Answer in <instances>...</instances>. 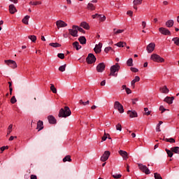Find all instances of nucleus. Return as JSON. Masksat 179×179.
Returning a JSON list of instances; mask_svg holds the SVG:
<instances>
[{
  "mask_svg": "<svg viewBox=\"0 0 179 179\" xmlns=\"http://www.w3.org/2000/svg\"><path fill=\"white\" fill-rule=\"evenodd\" d=\"M71 114H72V112H71L69 107L65 106L64 108L59 110L58 117L60 118H66V117H69Z\"/></svg>",
  "mask_w": 179,
  "mask_h": 179,
  "instance_id": "obj_1",
  "label": "nucleus"
},
{
  "mask_svg": "<svg viewBox=\"0 0 179 179\" xmlns=\"http://www.w3.org/2000/svg\"><path fill=\"white\" fill-rule=\"evenodd\" d=\"M121 66L118 63H116L115 65L110 67V73L109 76H117L118 73H115V72H118L120 71Z\"/></svg>",
  "mask_w": 179,
  "mask_h": 179,
  "instance_id": "obj_2",
  "label": "nucleus"
},
{
  "mask_svg": "<svg viewBox=\"0 0 179 179\" xmlns=\"http://www.w3.org/2000/svg\"><path fill=\"white\" fill-rule=\"evenodd\" d=\"M150 59L154 62H164V59L157 54H152L150 57Z\"/></svg>",
  "mask_w": 179,
  "mask_h": 179,
  "instance_id": "obj_3",
  "label": "nucleus"
},
{
  "mask_svg": "<svg viewBox=\"0 0 179 179\" xmlns=\"http://www.w3.org/2000/svg\"><path fill=\"white\" fill-rule=\"evenodd\" d=\"M113 107L115 110H117V111H119L120 114H122V113H124V106L121 104V103H120V101H115Z\"/></svg>",
  "mask_w": 179,
  "mask_h": 179,
  "instance_id": "obj_4",
  "label": "nucleus"
},
{
  "mask_svg": "<svg viewBox=\"0 0 179 179\" xmlns=\"http://www.w3.org/2000/svg\"><path fill=\"white\" fill-rule=\"evenodd\" d=\"M139 170L142 171L143 173H145V174H150V170H149V168L146 166V165H143L142 164H138Z\"/></svg>",
  "mask_w": 179,
  "mask_h": 179,
  "instance_id": "obj_5",
  "label": "nucleus"
},
{
  "mask_svg": "<svg viewBox=\"0 0 179 179\" xmlns=\"http://www.w3.org/2000/svg\"><path fill=\"white\" fill-rule=\"evenodd\" d=\"M86 61L87 64H94V62H96V56H94L93 53H90L87 57L86 58Z\"/></svg>",
  "mask_w": 179,
  "mask_h": 179,
  "instance_id": "obj_6",
  "label": "nucleus"
},
{
  "mask_svg": "<svg viewBox=\"0 0 179 179\" xmlns=\"http://www.w3.org/2000/svg\"><path fill=\"white\" fill-rule=\"evenodd\" d=\"M76 27H78V26L73 25L72 29H69V34L73 37H78V29Z\"/></svg>",
  "mask_w": 179,
  "mask_h": 179,
  "instance_id": "obj_7",
  "label": "nucleus"
},
{
  "mask_svg": "<svg viewBox=\"0 0 179 179\" xmlns=\"http://www.w3.org/2000/svg\"><path fill=\"white\" fill-rule=\"evenodd\" d=\"M4 62L7 65H8V66H10V68H13V69L17 68V64H16V62H15L14 60H10V59L5 60Z\"/></svg>",
  "mask_w": 179,
  "mask_h": 179,
  "instance_id": "obj_8",
  "label": "nucleus"
},
{
  "mask_svg": "<svg viewBox=\"0 0 179 179\" xmlns=\"http://www.w3.org/2000/svg\"><path fill=\"white\" fill-rule=\"evenodd\" d=\"M155 47H156V44L155 43H149L146 47V50L148 54L153 52V51H155Z\"/></svg>",
  "mask_w": 179,
  "mask_h": 179,
  "instance_id": "obj_9",
  "label": "nucleus"
},
{
  "mask_svg": "<svg viewBox=\"0 0 179 179\" xmlns=\"http://www.w3.org/2000/svg\"><path fill=\"white\" fill-rule=\"evenodd\" d=\"M159 31L160 32L161 34H163L164 36H171V32L170 31V30H169L164 27L159 28Z\"/></svg>",
  "mask_w": 179,
  "mask_h": 179,
  "instance_id": "obj_10",
  "label": "nucleus"
},
{
  "mask_svg": "<svg viewBox=\"0 0 179 179\" xmlns=\"http://www.w3.org/2000/svg\"><path fill=\"white\" fill-rule=\"evenodd\" d=\"M110 155H111L110 151H105L101 157V162H107V160H108V157H110Z\"/></svg>",
  "mask_w": 179,
  "mask_h": 179,
  "instance_id": "obj_11",
  "label": "nucleus"
},
{
  "mask_svg": "<svg viewBox=\"0 0 179 179\" xmlns=\"http://www.w3.org/2000/svg\"><path fill=\"white\" fill-rule=\"evenodd\" d=\"M56 26L57 29H61V27H66V26H68V24L60 20L56 22Z\"/></svg>",
  "mask_w": 179,
  "mask_h": 179,
  "instance_id": "obj_12",
  "label": "nucleus"
},
{
  "mask_svg": "<svg viewBox=\"0 0 179 179\" xmlns=\"http://www.w3.org/2000/svg\"><path fill=\"white\" fill-rule=\"evenodd\" d=\"M106 69V64L104 63H99L96 66V71L99 73H101Z\"/></svg>",
  "mask_w": 179,
  "mask_h": 179,
  "instance_id": "obj_13",
  "label": "nucleus"
},
{
  "mask_svg": "<svg viewBox=\"0 0 179 179\" xmlns=\"http://www.w3.org/2000/svg\"><path fill=\"white\" fill-rule=\"evenodd\" d=\"M119 155H120L122 157L123 160H128V152L127 151L120 150L118 152Z\"/></svg>",
  "mask_w": 179,
  "mask_h": 179,
  "instance_id": "obj_14",
  "label": "nucleus"
},
{
  "mask_svg": "<svg viewBox=\"0 0 179 179\" xmlns=\"http://www.w3.org/2000/svg\"><path fill=\"white\" fill-rule=\"evenodd\" d=\"M101 47H103V43H99L98 45H96L94 48V51L96 54H100L101 52Z\"/></svg>",
  "mask_w": 179,
  "mask_h": 179,
  "instance_id": "obj_15",
  "label": "nucleus"
},
{
  "mask_svg": "<svg viewBox=\"0 0 179 179\" xmlns=\"http://www.w3.org/2000/svg\"><path fill=\"white\" fill-rule=\"evenodd\" d=\"M17 12V9H16V7L13 4H10L9 6V13L10 15H15Z\"/></svg>",
  "mask_w": 179,
  "mask_h": 179,
  "instance_id": "obj_16",
  "label": "nucleus"
},
{
  "mask_svg": "<svg viewBox=\"0 0 179 179\" xmlns=\"http://www.w3.org/2000/svg\"><path fill=\"white\" fill-rule=\"evenodd\" d=\"M127 114L129 115L130 118H136V117H138V113L135 110H129Z\"/></svg>",
  "mask_w": 179,
  "mask_h": 179,
  "instance_id": "obj_17",
  "label": "nucleus"
},
{
  "mask_svg": "<svg viewBox=\"0 0 179 179\" xmlns=\"http://www.w3.org/2000/svg\"><path fill=\"white\" fill-rule=\"evenodd\" d=\"M44 129V124L43 123V121L38 120V122H37L36 129H38V131L40 132V131H41V129Z\"/></svg>",
  "mask_w": 179,
  "mask_h": 179,
  "instance_id": "obj_18",
  "label": "nucleus"
},
{
  "mask_svg": "<svg viewBox=\"0 0 179 179\" xmlns=\"http://www.w3.org/2000/svg\"><path fill=\"white\" fill-rule=\"evenodd\" d=\"M48 120L49 123L54 124H57V119H55V117L52 116V115H49L48 117Z\"/></svg>",
  "mask_w": 179,
  "mask_h": 179,
  "instance_id": "obj_19",
  "label": "nucleus"
},
{
  "mask_svg": "<svg viewBox=\"0 0 179 179\" xmlns=\"http://www.w3.org/2000/svg\"><path fill=\"white\" fill-rule=\"evenodd\" d=\"M173 101H174V96H172V97L166 96L164 99V101H165V103H167L168 104H173Z\"/></svg>",
  "mask_w": 179,
  "mask_h": 179,
  "instance_id": "obj_20",
  "label": "nucleus"
},
{
  "mask_svg": "<svg viewBox=\"0 0 179 179\" xmlns=\"http://www.w3.org/2000/svg\"><path fill=\"white\" fill-rule=\"evenodd\" d=\"M80 27L85 29V30H89V29H90V26H89V24L86 22H81Z\"/></svg>",
  "mask_w": 179,
  "mask_h": 179,
  "instance_id": "obj_21",
  "label": "nucleus"
},
{
  "mask_svg": "<svg viewBox=\"0 0 179 179\" xmlns=\"http://www.w3.org/2000/svg\"><path fill=\"white\" fill-rule=\"evenodd\" d=\"M88 10H96V6L92 3H89L87 6Z\"/></svg>",
  "mask_w": 179,
  "mask_h": 179,
  "instance_id": "obj_22",
  "label": "nucleus"
},
{
  "mask_svg": "<svg viewBox=\"0 0 179 179\" xmlns=\"http://www.w3.org/2000/svg\"><path fill=\"white\" fill-rule=\"evenodd\" d=\"M73 48H76V50H77V51H78V50H80V48H82V46L80 45H79V42H78V41L73 43Z\"/></svg>",
  "mask_w": 179,
  "mask_h": 179,
  "instance_id": "obj_23",
  "label": "nucleus"
},
{
  "mask_svg": "<svg viewBox=\"0 0 179 179\" xmlns=\"http://www.w3.org/2000/svg\"><path fill=\"white\" fill-rule=\"evenodd\" d=\"M166 27H173V26H174V20H169L166 22Z\"/></svg>",
  "mask_w": 179,
  "mask_h": 179,
  "instance_id": "obj_24",
  "label": "nucleus"
},
{
  "mask_svg": "<svg viewBox=\"0 0 179 179\" xmlns=\"http://www.w3.org/2000/svg\"><path fill=\"white\" fill-rule=\"evenodd\" d=\"M161 92L164 93L165 94H167L169 92V88H167V86H164L163 87L160 88Z\"/></svg>",
  "mask_w": 179,
  "mask_h": 179,
  "instance_id": "obj_25",
  "label": "nucleus"
},
{
  "mask_svg": "<svg viewBox=\"0 0 179 179\" xmlns=\"http://www.w3.org/2000/svg\"><path fill=\"white\" fill-rule=\"evenodd\" d=\"M30 19V16L26 15L22 20L24 24H29V20Z\"/></svg>",
  "mask_w": 179,
  "mask_h": 179,
  "instance_id": "obj_26",
  "label": "nucleus"
},
{
  "mask_svg": "<svg viewBox=\"0 0 179 179\" xmlns=\"http://www.w3.org/2000/svg\"><path fill=\"white\" fill-rule=\"evenodd\" d=\"M171 152L173 153H176V155H179V147H172L171 148Z\"/></svg>",
  "mask_w": 179,
  "mask_h": 179,
  "instance_id": "obj_27",
  "label": "nucleus"
},
{
  "mask_svg": "<svg viewBox=\"0 0 179 179\" xmlns=\"http://www.w3.org/2000/svg\"><path fill=\"white\" fill-rule=\"evenodd\" d=\"M115 45L119 48H124L127 45V43L120 41L116 43Z\"/></svg>",
  "mask_w": 179,
  "mask_h": 179,
  "instance_id": "obj_28",
  "label": "nucleus"
},
{
  "mask_svg": "<svg viewBox=\"0 0 179 179\" xmlns=\"http://www.w3.org/2000/svg\"><path fill=\"white\" fill-rule=\"evenodd\" d=\"M66 162H69L71 163L72 162V159L71 158V155H66L64 159H63V162L66 163Z\"/></svg>",
  "mask_w": 179,
  "mask_h": 179,
  "instance_id": "obj_29",
  "label": "nucleus"
},
{
  "mask_svg": "<svg viewBox=\"0 0 179 179\" xmlns=\"http://www.w3.org/2000/svg\"><path fill=\"white\" fill-rule=\"evenodd\" d=\"M127 66H134V59H132V58H129L127 61Z\"/></svg>",
  "mask_w": 179,
  "mask_h": 179,
  "instance_id": "obj_30",
  "label": "nucleus"
},
{
  "mask_svg": "<svg viewBox=\"0 0 179 179\" xmlns=\"http://www.w3.org/2000/svg\"><path fill=\"white\" fill-rule=\"evenodd\" d=\"M49 45H50V47H53L54 48H58V47H61V44L59 43H50Z\"/></svg>",
  "mask_w": 179,
  "mask_h": 179,
  "instance_id": "obj_31",
  "label": "nucleus"
},
{
  "mask_svg": "<svg viewBox=\"0 0 179 179\" xmlns=\"http://www.w3.org/2000/svg\"><path fill=\"white\" fill-rule=\"evenodd\" d=\"M78 41H80V44L86 43V38L85 36H80L78 38Z\"/></svg>",
  "mask_w": 179,
  "mask_h": 179,
  "instance_id": "obj_32",
  "label": "nucleus"
},
{
  "mask_svg": "<svg viewBox=\"0 0 179 179\" xmlns=\"http://www.w3.org/2000/svg\"><path fill=\"white\" fill-rule=\"evenodd\" d=\"M28 38H29V40H31V41H32L33 43H36V41L37 40V36L34 35H30L28 36Z\"/></svg>",
  "mask_w": 179,
  "mask_h": 179,
  "instance_id": "obj_33",
  "label": "nucleus"
},
{
  "mask_svg": "<svg viewBox=\"0 0 179 179\" xmlns=\"http://www.w3.org/2000/svg\"><path fill=\"white\" fill-rule=\"evenodd\" d=\"M113 31H114V34H121V33H124V30L114 29Z\"/></svg>",
  "mask_w": 179,
  "mask_h": 179,
  "instance_id": "obj_34",
  "label": "nucleus"
},
{
  "mask_svg": "<svg viewBox=\"0 0 179 179\" xmlns=\"http://www.w3.org/2000/svg\"><path fill=\"white\" fill-rule=\"evenodd\" d=\"M165 142H169V143H176V140L173 138H164Z\"/></svg>",
  "mask_w": 179,
  "mask_h": 179,
  "instance_id": "obj_35",
  "label": "nucleus"
},
{
  "mask_svg": "<svg viewBox=\"0 0 179 179\" xmlns=\"http://www.w3.org/2000/svg\"><path fill=\"white\" fill-rule=\"evenodd\" d=\"M172 41H173V43L176 45H178V47H179V38L178 37L173 38Z\"/></svg>",
  "mask_w": 179,
  "mask_h": 179,
  "instance_id": "obj_36",
  "label": "nucleus"
},
{
  "mask_svg": "<svg viewBox=\"0 0 179 179\" xmlns=\"http://www.w3.org/2000/svg\"><path fill=\"white\" fill-rule=\"evenodd\" d=\"M50 90L52 92V93L56 94L57 93V88L54 85V84H50Z\"/></svg>",
  "mask_w": 179,
  "mask_h": 179,
  "instance_id": "obj_37",
  "label": "nucleus"
},
{
  "mask_svg": "<svg viewBox=\"0 0 179 179\" xmlns=\"http://www.w3.org/2000/svg\"><path fill=\"white\" fill-rule=\"evenodd\" d=\"M66 68V64H64V65L60 66L59 67V71L60 72H65Z\"/></svg>",
  "mask_w": 179,
  "mask_h": 179,
  "instance_id": "obj_38",
  "label": "nucleus"
},
{
  "mask_svg": "<svg viewBox=\"0 0 179 179\" xmlns=\"http://www.w3.org/2000/svg\"><path fill=\"white\" fill-rule=\"evenodd\" d=\"M165 150H166L169 157H173V151H171V150L166 149Z\"/></svg>",
  "mask_w": 179,
  "mask_h": 179,
  "instance_id": "obj_39",
  "label": "nucleus"
},
{
  "mask_svg": "<svg viewBox=\"0 0 179 179\" xmlns=\"http://www.w3.org/2000/svg\"><path fill=\"white\" fill-rule=\"evenodd\" d=\"M12 128H13V124H10L8 127L7 135H10V134L12 132Z\"/></svg>",
  "mask_w": 179,
  "mask_h": 179,
  "instance_id": "obj_40",
  "label": "nucleus"
},
{
  "mask_svg": "<svg viewBox=\"0 0 179 179\" xmlns=\"http://www.w3.org/2000/svg\"><path fill=\"white\" fill-rule=\"evenodd\" d=\"M108 136H110V134L106 133V130L104 131V135L102 136V141H106Z\"/></svg>",
  "mask_w": 179,
  "mask_h": 179,
  "instance_id": "obj_41",
  "label": "nucleus"
},
{
  "mask_svg": "<svg viewBox=\"0 0 179 179\" xmlns=\"http://www.w3.org/2000/svg\"><path fill=\"white\" fill-rule=\"evenodd\" d=\"M133 3H134V6L141 5L142 4V0H134Z\"/></svg>",
  "mask_w": 179,
  "mask_h": 179,
  "instance_id": "obj_42",
  "label": "nucleus"
},
{
  "mask_svg": "<svg viewBox=\"0 0 179 179\" xmlns=\"http://www.w3.org/2000/svg\"><path fill=\"white\" fill-rule=\"evenodd\" d=\"M104 51L106 54H108V52H110V51H113V48L106 47V48H105Z\"/></svg>",
  "mask_w": 179,
  "mask_h": 179,
  "instance_id": "obj_43",
  "label": "nucleus"
},
{
  "mask_svg": "<svg viewBox=\"0 0 179 179\" xmlns=\"http://www.w3.org/2000/svg\"><path fill=\"white\" fill-rule=\"evenodd\" d=\"M112 176H113V178H116V179L121 178V177H122V175L117 174V173H114Z\"/></svg>",
  "mask_w": 179,
  "mask_h": 179,
  "instance_id": "obj_44",
  "label": "nucleus"
},
{
  "mask_svg": "<svg viewBox=\"0 0 179 179\" xmlns=\"http://www.w3.org/2000/svg\"><path fill=\"white\" fill-rule=\"evenodd\" d=\"M41 1H34V2H30L31 5H33L34 6H36V5H41Z\"/></svg>",
  "mask_w": 179,
  "mask_h": 179,
  "instance_id": "obj_45",
  "label": "nucleus"
},
{
  "mask_svg": "<svg viewBox=\"0 0 179 179\" xmlns=\"http://www.w3.org/2000/svg\"><path fill=\"white\" fill-rule=\"evenodd\" d=\"M16 101H17V100L16 99V97L15 96H12V98L10 99V103L15 104Z\"/></svg>",
  "mask_w": 179,
  "mask_h": 179,
  "instance_id": "obj_46",
  "label": "nucleus"
},
{
  "mask_svg": "<svg viewBox=\"0 0 179 179\" xmlns=\"http://www.w3.org/2000/svg\"><path fill=\"white\" fill-rule=\"evenodd\" d=\"M9 149V147L7 145V146H3V147H1L0 148V150H1V153H2L3 152H4L5 150Z\"/></svg>",
  "mask_w": 179,
  "mask_h": 179,
  "instance_id": "obj_47",
  "label": "nucleus"
},
{
  "mask_svg": "<svg viewBox=\"0 0 179 179\" xmlns=\"http://www.w3.org/2000/svg\"><path fill=\"white\" fill-rule=\"evenodd\" d=\"M116 129L117 131H122V127L121 126V124L118 123L116 125Z\"/></svg>",
  "mask_w": 179,
  "mask_h": 179,
  "instance_id": "obj_48",
  "label": "nucleus"
},
{
  "mask_svg": "<svg viewBox=\"0 0 179 179\" xmlns=\"http://www.w3.org/2000/svg\"><path fill=\"white\" fill-rule=\"evenodd\" d=\"M57 57L58 58H60V59H64V58H65V55L64 53H59Z\"/></svg>",
  "mask_w": 179,
  "mask_h": 179,
  "instance_id": "obj_49",
  "label": "nucleus"
},
{
  "mask_svg": "<svg viewBox=\"0 0 179 179\" xmlns=\"http://www.w3.org/2000/svg\"><path fill=\"white\" fill-rule=\"evenodd\" d=\"M144 111L145 112V115H150V110H149V108H145Z\"/></svg>",
  "mask_w": 179,
  "mask_h": 179,
  "instance_id": "obj_50",
  "label": "nucleus"
},
{
  "mask_svg": "<svg viewBox=\"0 0 179 179\" xmlns=\"http://www.w3.org/2000/svg\"><path fill=\"white\" fill-rule=\"evenodd\" d=\"M76 29H77V31L78 30L80 31V33H83V34L85 33V30L82 27H79L78 26H77Z\"/></svg>",
  "mask_w": 179,
  "mask_h": 179,
  "instance_id": "obj_51",
  "label": "nucleus"
},
{
  "mask_svg": "<svg viewBox=\"0 0 179 179\" xmlns=\"http://www.w3.org/2000/svg\"><path fill=\"white\" fill-rule=\"evenodd\" d=\"M131 72H134V73H136V72H138L139 70H138V69L135 68V67H131Z\"/></svg>",
  "mask_w": 179,
  "mask_h": 179,
  "instance_id": "obj_52",
  "label": "nucleus"
},
{
  "mask_svg": "<svg viewBox=\"0 0 179 179\" xmlns=\"http://www.w3.org/2000/svg\"><path fill=\"white\" fill-rule=\"evenodd\" d=\"M167 109H166L165 108H164V106H159V110L160 111H162V113H164V111H166Z\"/></svg>",
  "mask_w": 179,
  "mask_h": 179,
  "instance_id": "obj_53",
  "label": "nucleus"
},
{
  "mask_svg": "<svg viewBox=\"0 0 179 179\" xmlns=\"http://www.w3.org/2000/svg\"><path fill=\"white\" fill-rule=\"evenodd\" d=\"M92 19H97L100 17V15H99L98 13H96L95 15H92Z\"/></svg>",
  "mask_w": 179,
  "mask_h": 179,
  "instance_id": "obj_54",
  "label": "nucleus"
},
{
  "mask_svg": "<svg viewBox=\"0 0 179 179\" xmlns=\"http://www.w3.org/2000/svg\"><path fill=\"white\" fill-rule=\"evenodd\" d=\"M127 15H129L130 17H132V15H134V12L132 10H128L127 12Z\"/></svg>",
  "mask_w": 179,
  "mask_h": 179,
  "instance_id": "obj_55",
  "label": "nucleus"
},
{
  "mask_svg": "<svg viewBox=\"0 0 179 179\" xmlns=\"http://www.w3.org/2000/svg\"><path fill=\"white\" fill-rule=\"evenodd\" d=\"M126 93L127 94H131V93H132V91L131 90V89L129 88H126Z\"/></svg>",
  "mask_w": 179,
  "mask_h": 179,
  "instance_id": "obj_56",
  "label": "nucleus"
},
{
  "mask_svg": "<svg viewBox=\"0 0 179 179\" xmlns=\"http://www.w3.org/2000/svg\"><path fill=\"white\" fill-rule=\"evenodd\" d=\"M135 83H136V82L134 80H133L131 82V85L133 89H135Z\"/></svg>",
  "mask_w": 179,
  "mask_h": 179,
  "instance_id": "obj_57",
  "label": "nucleus"
},
{
  "mask_svg": "<svg viewBox=\"0 0 179 179\" xmlns=\"http://www.w3.org/2000/svg\"><path fill=\"white\" fill-rule=\"evenodd\" d=\"M134 81L136 82H139L141 80V78L139 76H136L135 78L134 79Z\"/></svg>",
  "mask_w": 179,
  "mask_h": 179,
  "instance_id": "obj_58",
  "label": "nucleus"
},
{
  "mask_svg": "<svg viewBox=\"0 0 179 179\" xmlns=\"http://www.w3.org/2000/svg\"><path fill=\"white\" fill-rule=\"evenodd\" d=\"M17 136H11L10 138H9V139H8V141H13V139H17Z\"/></svg>",
  "mask_w": 179,
  "mask_h": 179,
  "instance_id": "obj_59",
  "label": "nucleus"
},
{
  "mask_svg": "<svg viewBox=\"0 0 179 179\" xmlns=\"http://www.w3.org/2000/svg\"><path fill=\"white\" fill-rule=\"evenodd\" d=\"M142 27L143 29H145L146 27V22L145 21L142 22Z\"/></svg>",
  "mask_w": 179,
  "mask_h": 179,
  "instance_id": "obj_60",
  "label": "nucleus"
},
{
  "mask_svg": "<svg viewBox=\"0 0 179 179\" xmlns=\"http://www.w3.org/2000/svg\"><path fill=\"white\" fill-rule=\"evenodd\" d=\"M156 131H157V132H160V131H162V130L160 129V126H159V125H157Z\"/></svg>",
  "mask_w": 179,
  "mask_h": 179,
  "instance_id": "obj_61",
  "label": "nucleus"
},
{
  "mask_svg": "<svg viewBox=\"0 0 179 179\" xmlns=\"http://www.w3.org/2000/svg\"><path fill=\"white\" fill-rule=\"evenodd\" d=\"M101 86H106V80H103L101 82Z\"/></svg>",
  "mask_w": 179,
  "mask_h": 179,
  "instance_id": "obj_62",
  "label": "nucleus"
},
{
  "mask_svg": "<svg viewBox=\"0 0 179 179\" xmlns=\"http://www.w3.org/2000/svg\"><path fill=\"white\" fill-rule=\"evenodd\" d=\"M136 101H138V99H132V104H136Z\"/></svg>",
  "mask_w": 179,
  "mask_h": 179,
  "instance_id": "obj_63",
  "label": "nucleus"
},
{
  "mask_svg": "<svg viewBox=\"0 0 179 179\" xmlns=\"http://www.w3.org/2000/svg\"><path fill=\"white\" fill-rule=\"evenodd\" d=\"M31 179H37V176H36V175H31Z\"/></svg>",
  "mask_w": 179,
  "mask_h": 179,
  "instance_id": "obj_64",
  "label": "nucleus"
}]
</instances>
